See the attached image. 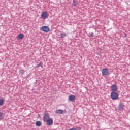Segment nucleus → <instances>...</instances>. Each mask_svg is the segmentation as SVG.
Returning a JSON list of instances; mask_svg holds the SVG:
<instances>
[{"instance_id": "obj_14", "label": "nucleus", "mask_w": 130, "mask_h": 130, "mask_svg": "<svg viewBox=\"0 0 130 130\" xmlns=\"http://www.w3.org/2000/svg\"><path fill=\"white\" fill-rule=\"evenodd\" d=\"M60 36L62 38H64V37H66V36H67V34H66V33H61Z\"/></svg>"}, {"instance_id": "obj_13", "label": "nucleus", "mask_w": 130, "mask_h": 130, "mask_svg": "<svg viewBox=\"0 0 130 130\" xmlns=\"http://www.w3.org/2000/svg\"><path fill=\"white\" fill-rule=\"evenodd\" d=\"M4 119V114L0 112V120Z\"/></svg>"}, {"instance_id": "obj_17", "label": "nucleus", "mask_w": 130, "mask_h": 130, "mask_svg": "<svg viewBox=\"0 0 130 130\" xmlns=\"http://www.w3.org/2000/svg\"><path fill=\"white\" fill-rule=\"evenodd\" d=\"M19 74H24V73H25V72L24 71V70H20L19 71Z\"/></svg>"}, {"instance_id": "obj_12", "label": "nucleus", "mask_w": 130, "mask_h": 130, "mask_svg": "<svg viewBox=\"0 0 130 130\" xmlns=\"http://www.w3.org/2000/svg\"><path fill=\"white\" fill-rule=\"evenodd\" d=\"M72 5L74 7H76V6H77V5H78V1L77 0H73Z\"/></svg>"}, {"instance_id": "obj_2", "label": "nucleus", "mask_w": 130, "mask_h": 130, "mask_svg": "<svg viewBox=\"0 0 130 130\" xmlns=\"http://www.w3.org/2000/svg\"><path fill=\"white\" fill-rule=\"evenodd\" d=\"M111 98L112 100H116L118 99V94L115 92H112L111 93Z\"/></svg>"}, {"instance_id": "obj_6", "label": "nucleus", "mask_w": 130, "mask_h": 130, "mask_svg": "<svg viewBox=\"0 0 130 130\" xmlns=\"http://www.w3.org/2000/svg\"><path fill=\"white\" fill-rule=\"evenodd\" d=\"M68 99L69 101H74L76 100V96L74 95H70L69 96Z\"/></svg>"}, {"instance_id": "obj_7", "label": "nucleus", "mask_w": 130, "mask_h": 130, "mask_svg": "<svg viewBox=\"0 0 130 130\" xmlns=\"http://www.w3.org/2000/svg\"><path fill=\"white\" fill-rule=\"evenodd\" d=\"M111 90L112 92H116L117 91V86L115 85H113L111 86Z\"/></svg>"}, {"instance_id": "obj_11", "label": "nucleus", "mask_w": 130, "mask_h": 130, "mask_svg": "<svg viewBox=\"0 0 130 130\" xmlns=\"http://www.w3.org/2000/svg\"><path fill=\"white\" fill-rule=\"evenodd\" d=\"M55 113L58 114H62V113H63V111H62V110H57L55 112Z\"/></svg>"}, {"instance_id": "obj_16", "label": "nucleus", "mask_w": 130, "mask_h": 130, "mask_svg": "<svg viewBox=\"0 0 130 130\" xmlns=\"http://www.w3.org/2000/svg\"><path fill=\"white\" fill-rule=\"evenodd\" d=\"M2 105H4V100L0 99V106H2Z\"/></svg>"}, {"instance_id": "obj_18", "label": "nucleus", "mask_w": 130, "mask_h": 130, "mask_svg": "<svg viewBox=\"0 0 130 130\" xmlns=\"http://www.w3.org/2000/svg\"><path fill=\"white\" fill-rule=\"evenodd\" d=\"M90 36H91V37H94V33L92 32L90 34Z\"/></svg>"}, {"instance_id": "obj_5", "label": "nucleus", "mask_w": 130, "mask_h": 130, "mask_svg": "<svg viewBox=\"0 0 130 130\" xmlns=\"http://www.w3.org/2000/svg\"><path fill=\"white\" fill-rule=\"evenodd\" d=\"M102 74L103 76H107L109 75V72H108V69L107 68H104L102 71Z\"/></svg>"}, {"instance_id": "obj_15", "label": "nucleus", "mask_w": 130, "mask_h": 130, "mask_svg": "<svg viewBox=\"0 0 130 130\" xmlns=\"http://www.w3.org/2000/svg\"><path fill=\"white\" fill-rule=\"evenodd\" d=\"M40 67H41V68H43V66H42V62H40L39 64H38L37 66V68H40Z\"/></svg>"}, {"instance_id": "obj_3", "label": "nucleus", "mask_w": 130, "mask_h": 130, "mask_svg": "<svg viewBox=\"0 0 130 130\" xmlns=\"http://www.w3.org/2000/svg\"><path fill=\"white\" fill-rule=\"evenodd\" d=\"M41 30L43 31V32H45V33H47L50 31V29L49 28V27L44 26L41 27Z\"/></svg>"}, {"instance_id": "obj_1", "label": "nucleus", "mask_w": 130, "mask_h": 130, "mask_svg": "<svg viewBox=\"0 0 130 130\" xmlns=\"http://www.w3.org/2000/svg\"><path fill=\"white\" fill-rule=\"evenodd\" d=\"M43 119L44 122H46L47 125H52L53 124V119L50 118L49 114L44 115Z\"/></svg>"}, {"instance_id": "obj_8", "label": "nucleus", "mask_w": 130, "mask_h": 130, "mask_svg": "<svg viewBox=\"0 0 130 130\" xmlns=\"http://www.w3.org/2000/svg\"><path fill=\"white\" fill-rule=\"evenodd\" d=\"M124 107V105H123V104H120L119 105L118 109V110L121 111L123 109Z\"/></svg>"}, {"instance_id": "obj_19", "label": "nucleus", "mask_w": 130, "mask_h": 130, "mask_svg": "<svg viewBox=\"0 0 130 130\" xmlns=\"http://www.w3.org/2000/svg\"><path fill=\"white\" fill-rule=\"evenodd\" d=\"M69 130H77V129H76V128H72L70 129Z\"/></svg>"}, {"instance_id": "obj_10", "label": "nucleus", "mask_w": 130, "mask_h": 130, "mask_svg": "<svg viewBox=\"0 0 130 130\" xmlns=\"http://www.w3.org/2000/svg\"><path fill=\"white\" fill-rule=\"evenodd\" d=\"M42 124V123H41V121H37L36 122V126H41Z\"/></svg>"}, {"instance_id": "obj_4", "label": "nucleus", "mask_w": 130, "mask_h": 130, "mask_svg": "<svg viewBox=\"0 0 130 130\" xmlns=\"http://www.w3.org/2000/svg\"><path fill=\"white\" fill-rule=\"evenodd\" d=\"M41 17L42 19H47L48 18V14H47V12L44 11L42 12V14L41 15Z\"/></svg>"}, {"instance_id": "obj_9", "label": "nucleus", "mask_w": 130, "mask_h": 130, "mask_svg": "<svg viewBox=\"0 0 130 130\" xmlns=\"http://www.w3.org/2000/svg\"><path fill=\"white\" fill-rule=\"evenodd\" d=\"M17 39H23L24 38V35L23 34H20L17 36Z\"/></svg>"}]
</instances>
